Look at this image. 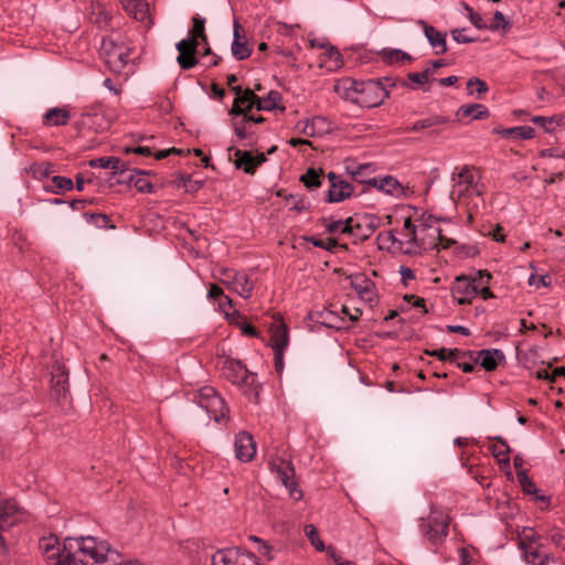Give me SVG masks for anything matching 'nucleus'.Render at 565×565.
<instances>
[{
  "label": "nucleus",
  "instance_id": "obj_1",
  "mask_svg": "<svg viewBox=\"0 0 565 565\" xmlns=\"http://www.w3.org/2000/svg\"><path fill=\"white\" fill-rule=\"evenodd\" d=\"M77 548L74 553L61 547L56 537H43L40 548L46 561L52 565H114L115 550L105 541H97L93 536L76 540Z\"/></svg>",
  "mask_w": 565,
  "mask_h": 565
},
{
  "label": "nucleus",
  "instance_id": "obj_2",
  "mask_svg": "<svg viewBox=\"0 0 565 565\" xmlns=\"http://www.w3.org/2000/svg\"><path fill=\"white\" fill-rule=\"evenodd\" d=\"M100 54L109 70L116 74H128L132 72L134 49L119 36L103 39Z\"/></svg>",
  "mask_w": 565,
  "mask_h": 565
},
{
  "label": "nucleus",
  "instance_id": "obj_3",
  "mask_svg": "<svg viewBox=\"0 0 565 565\" xmlns=\"http://www.w3.org/2000/svg\"><path fill=\"white\" fill-rule=\"evenodd\" d=\"M194 401L216 423H220L230 413L224 399L211 386H204L198 391Z\"/></svg>",
  "mask_w": 565,
  "mask_h": 565
},
{
  "label": "nucleus",
  "instance_id": "obj_4",
  "mask_svg": "<svg viewBox=\"0 0 565 565\" xmlns=\"http://www.w3.org/2000/svg\"><path fill=\"white\" fill-rule=\"evenodd\" d=\"M194 401L216 423H220L230 413L224 399L211 386H204L198 391Z\"/></svg>",
  "mask_w": 565,
  "mask_h": 565
},
{
  "label": "nucleus",
  "instance_id": "obj_5",
  "mask_svg": "<svg viewBox=\"0 0 565 565\" xmlns=\"http://www.w3.org/2000/svg\"><path fill=\"white\" fill-rule=\"evenodd\" d=\"M381 218L374 214L354 215L345 220L342 234L352 235L355 239L363 242L380 227Z\"/></svg>",
  "mask_w": 565,
  "mask_h": 565
},
{
  "label": "nucleus",
  "instance_id": "obj_6",
  "mask_svg": "<svg viewBox=\"0 0 565 565\" xmlns=\"http://www.w3.org/2000/svg\"><path fill=\"white\" fill-rule=\"evenodd\" d=\"M449 518L443 512L431 511L428 518L422 519L419 529L423 536L431 544L441 543L448 535Z\"/></svg>",
  "mask_w": 565,
  "mask_h": 565
},
{
  "label": "nucleus",
  "instance_id": "obj_7",
  "mask_svg": "<svg viewBox=\"0 0 565 565\" xmlns=\"http://www.w3.org/2000/svg\"><path fill=\"white\" fill-rule=\"evenodd\" d=\"M436 221L437 218L433 215H423L420 217L418 228L423 236L419 239V246L424 248H436L438 245H441L444 248H448L455 244L454 239L444 237L441 230L433 225Z\"/></svg>",
  "mask_w": 565,
  "mask_h": 565
},
{
  "label": "nucleus",
  "instance_id": "obj_8",
  "mask_svg": "<svg viewBox=\"0 0 565 565\" xmlns=\"http://www.w3.org/2000/svg\"><path fill=\"white\" fill-rule=\"evenodd\" d=\"M436 221L437 218L433 215H423L420 217L418 228L423 236L419 239V246L424 248H436L438 245H441L444 248H448L455 244L454 239L444 237L441 230L433 225Z\"/></svg>",
  "mask_w": 565,
  "mask_h": 565
},
{
  "label": "nucleus",
  "instance_id": "obj_9",
  "mask_svg": "<svg viewBox=\"0 0 565 565\" xmlns=\"http://www.w3.org/2000/svg\"><path fill=\"white\" fill-rule=\"evenodd\" d=\"M359 92L358 105L367 108L380 106L390 95L383 82L375 79L361 82Z\"/></svg>",
  "mask_w": 565,
  "mask_h": 565
},
{
  "label": "nucleus",
  "instance_id": "obj_10",
  "mask_svg": "<svg viewBox=\"0 0 565 565\" xmlns=\"http://www.w3.org/2000/svg\"><path fill=\"white\" fill-rule=\"evenodd\" d=\"M273 471H276L282 484L288 489L289 494L295 500L302 498V491L298 488L295 479V468L290 460L282 458H275L270 461Z\"/></svg>",
  "mask_w": 565,
  "mask_h": 565
},
{
  "label": "nucleus",
  "instance_id": "obj_11",
  "mask_svg": "<svg viewBox=\"0 0 565 565\" xmlns=\"http://www.w3.org/2000/svg\"><path fill=\"white\" fill-rule=\"evenodd\" d=\"M212 565H259L254 554L242 548L218 550L212 556Z\"/></svg>",
  "mask_w": 565,
  "mask_h": 565
},
{
  "label": "nucleus",
  "instance_id": "obj_12",
  "mask_svg": "<svg viewBox=\"0 0 565 565\" xmlns=\"http://www.w3.org/2000/svg\"><path fill=\"white\" fill-rule=\"evenodd\" d=\"M223 375L237 385H254L256 374L250 373L247 367L238 360L227 359L222 367Z\"/></svg>",
  "mask_w": 565,
  "mask_h": 565
},
{
  "label": "nucleus",
  "instance_id": "obj_13",
  "mask_svg": "<svg viewBox=\"0 0 565 565\" xmlns=\"http://www.w3.org/2000/svg\"><path fill=\"white\" fill-rule=\"evenodd\" d=\"M221 282L243 298H249L253 290V282L245 273H237L233 269H222Z\"/></svg>",
  "mask_w": 565,
  "mask_h": 565
},
{
  "label": "nucleus",
  "instance_id": "obj_14",
  "mask_svg": "<svg viewBox=\"0 0 565 565\" xmlns=\"http://www.w3.org/2000/svg\"><path fill=\"white\" fill-rule=\"evenodd\" d=\"M51 394L57 401L62 402L68 394V372L60 362L52 365Z\"/></svg>",
  "mask_w": 565,
  "mask_h": 565
},
{
  "label": "nucleus",
  "instance_id": "obj_15",
  "mask_svg": "<svg viewBox=\"0 0 565 565\" xmlns=\"http://www.w3.org/2000/svg\"><path fill=\"white\" fill-rule=\"evenodd\" d=\"M328 179L330 181V188L327 194L328 202H342L353 194V185L350 182L342 180L340 175H337L334 172H329Z\"/></svg>",
  "mask_w": 565,
  "mask_h": 565
},
{
  "label": "nucleus",
  "instance_id": "obj_16",
  "mask_svg": "<svg viewBox=\"0 0 565 565\" xmlns=\"http://www.w3.org/2000/svg\"><path fill=\"white\" fill-rule=\"evenodd\" d=\"M478 291L479 286L476 284V279H470L466 276L457 277L451 287V292L457 297L460 305L471 303Z\"/></svg>",
  "mask_w": 565,
  "mask_h": 565
},
{
  "label": "nucleus",
  "instance_id": "obj_17",
  "mask_svg": "<svg viewBox=\"0 0 565 565\" xmlns=\"http://www.w3.org/2000/svg\"><path fill=\"white\" fill-rule=\"evenodd\" d=\"M350 280L351 287L363 301L373 303L376 300L375 284L365 274L359 273L351 275Z\"/></svg>",
  "mask_w": 565,
  "mask_h": 565
},
{
  "label": "nucleus",
  "instance_id": "obj_18",
  "mask_svg": "<svg viewBox=\"0 0 565 565\" xmlns=\"http://www.w3.org/2000/svg\"><path fill=\"white\" fill-rule=\"evenodd\" d=\"M235 456L242 462H248L256 455V444L253 436L247 431H241L235 436Z\"/></svg>",
  "mask_w": 565,
  "mask_h": 565
},
{
  "label": "nucleus",
  "instance_id": "obj_19",
  "mask_svg": "<svg viewBox=\"0 0 565 565\" xmlns=\"http://www.w3.org/2000/svg\"><path fill=\"white\" fill-rule=\"evenodd\" d=\"M19 521V507L15 500H0V530H6Z\"/></svg>",
  "mask_w": 565,
  "mask_h": 565
},
{
  "label": "nucleus",
  "instance_id": "obj_20",
  "mask_svg": "<svg viewBox=\"0 0 565 565\" xmlns=\"http://www.w3.org/2000/svg\"><path fill=\"white\" fill-rule=\"evenodd\" d=\"M424 30V34L428 40L430 46L435 50L436 54H444L447 52L446 33L438 31L435 26L427 24L420 20L418 22Z\"/></svg>",
  "mask_w": 565,
  "mask_h": 565
},
{
  "label": "nucleus",
  "instance_id": "obj_21",
  "mask_svg": "<svg viewBox=\"0 0 565 565\" xmlns=\"http://www.w3.org/2000/svg\"><path fill=\"white\" fill-rule=\"evenodd\" d=\"M360 84L361 82H356L351 78H342L334 84L333 90L339 97L358 105Z\"/></svg>",
  "mask_w": 565,
  "mask_h": 565
},
{
  "label": "nucleus",
  "instance_id": "obj_22",
  "mask_svg": "<svg viewBox=\"0 0 565 565\" xmlns=\"http://www.w3.org/2000/svg\"><path fill=\"white\" fill-rule=\"evenodd\" d=\"M257 95L249 88L245 89L244 93L237 96L233 103L232 108L230 109V115L239 117L244 116L252 110L255 106V99Z\"/></svg>",
  "mask_w": 565,
  "mask_h": 565
},
{
  "label": "nucleus",
  "instance_id": "obj_23",
  "mask_svg": "<svg viewBox=\"0 0 565 565\" xmlns=\"http://www.w3.org/2000/svg\"><path fill=\"white\" fill-rule=\"evenodd\" d=\"M454 181L455 185L452 193L457 191L459 196L469 190H476L473 172L467 167L461 169V171L454 178Z\"/></svg>",
  "mask_w": 565,
  "mask_h": 565
},
{
  "label": "nucleus",
  "instance_id": "obj_24",
  "mask_svg": "<svg viewBox=\"0 0 565 565\" xmlns=\"http://www.w3.org/2000/svg\"><path fill=\"white\" fill-rule=\"evenodd\" d=\"M366 183L371 184L374 188H377L380 191H383L390 195L398 196L403 194L404 189L399 184V182L393 177H385L383 179H370Z\"/></svg>",
  "mask_w": 565,
  "mask_h": 565
},
{
  "label": "nucleus",
  "instance_id": "obj_25",
  "mask_svg": "<svg viewBox=\"0 0 565 565\" xmlns=\"http://www.w3.org/2000/svg\"><path fill=\"white\" fill-rule=\"evenodd\" d=\"M270 344L273 349H286L288 345V328L282 321L270 326Z\"/></svg>",
  "mask_w": 565,
  "mask_h": 565
},
{
  "label": "nucleus",
  "instance_id": "obj_26",
  "mask_svg": "<svg viewBox=\"0 0 565 565\" xmlns=\"http://www.w3.org/2000/svg\"><path fill=\"white\" fill-rule=\"evenodd\" d=\"M92 168H103L114 170L115 173L120 175L128 171L127 163L121 162L116 157H102L89 161Z\"/></svg>",
  "mask_w": 565,
  "mask_h": 565
},
{
  "label": "nucleus",
  "instance_id": "obj_27",
  "mask_svg": "<svg viewBox=\"0 0 565 565\" xmlns=\"http://www.w3.org/2000/svg\"><path fill=\"white\" fill-rule=\"evenodd\" d=\"M543 545L529 546L526 550H522L524 559L531 565H547L551 556L543 550Z\"/></svg>",
  "mask_w": 565,
  "mask_h": 565
},
{
  "label": "nucleus",
  "instance_id": "obj_28",
  "mask_svg": "<svg viewBox=\"0 0 565 565\" xmlns=\"http://www.w3.org/2000/svg\"><path fill=\"white\" fill-rule=\"evenodd\" d=\"M71 115L70 111L64 108H51L49 109L44 117L43 122L46 126H66L70 121Z\"/></svg>",
  "mask_w": 565,
  "mask_h": 565
},
{
  "label": "nucleus",
  "instance_id": "obj_29",
  "mask_svg": "<svg viewBox=\"0 0 565 565\" xmlns=\"http://www.w3.org/2000/svg\"><path fill=\"white\" fill-rule=\"evenodd\" d=\"M479 355L481 358L480 365L486 371H493L498 366V362L501 360H504V354L501 350L493 349V350H481L479 352Z\"/></svg>",
  "mask_w": 565,
  "mask_h": 565
},
{
  "label": "nucleus",
  "instance_id": "obj_30",
  "mask_svg": "<svg viewBox=\"0 0 565 565\" xmlns=\"http://www.w3.org/2000/svg\"><path fill=\"white\" fill-rule=\"evenodd\" d=\"M235 167L237 169H243V171L248 174H254L256 172L255 159L252 152L237 149L235 151Z\"/></svg>",
  "mask_w": 565,
  "mask_h": 565
},
{
  "label": "nucleus",
  "instance_id": "obj_31",
  "mask_svg": "<svg viewBox=\"0 0 565 565\" xmlns=\"http://www.w3.org/2000/svg\"><path fill=\"white\" fill-rule=\"evenodd\" d=\"M518 480L522 487V490L525 493L535 494V499L537 501H542L546 505H550V499L546 495L539 494V489L535 487L534 482L529 478L527 471H518Z\"/></svg>",
  "mask_w": 565,
  "mask_h": 565
},
{
  "label": "nucleus",
  "instance_id": "obj_32",
  "mask_svg": "<svg viewBox=\"0 0 565 565\" xmlns=\"http://www.w3.org/2000/svg\"><path fill=\"white\" fill-rule=\"evenodd\" d=\"M380 56L383 62L391 64V65L397 64V63H401L404 61H408V62L413 61L412 56L408 53L403 52L402 50H397V49H384L380 52Z\"/></svg>",
  "mask_w": 565,
  "mask_h": 565
},
{
  "label": "nucleus",
  "instance_id": "obj_33",
  "mask_svg": "<svg viewBox=\"0 0 565 565\" xmlns=\"http://www.w3.org/2000/svg\"><path fill=\"white\" fill-rule=\"evenodd\" d=\"M461 117H472L473 119H484L489 116V110L481 104H471L461 106L457 113Z\"/></svg>",
  "mask_w": 565,
  "mask_h": 565
},
{
  "label": "nucleus",
  "instance_id": "obj_34",
  "mask_svg": "<svg viewBox=\"0 0 565 565\" xmlns=\"http://www.w3.org/2000/svg\"><path fill=\"white\" fill-rule=\"evenodd\" d=\"M125 8L138 21H143L148 17L146 0H127Z\"/></svg>",
  "mask_w": 565,
  "mask_h": 565
},
{
  "label": "nucleus",
  "instance_id": "obj_35",
  "mask_svg": "<svg viewBox=\"0 0 565 565\" xmlns=\"http://www.w3.org/2000/svg\"><path fill=\"white\" fill-rule=\"evenodd\" d=\"M448 122V119L443 116H430L420 120H417L412 127L406 128L407 131H420L424 129H431L438 125Z\"/></svg>",
  "mask_w": 565,
  "mask_h": 565
},
{
  "label": "nucleus",
  "instance_id": "obj_36",
  "mask_svg": "<svg viewBox=\"0 0 565 565\" xmlns=\"http://www.w3.org/2000/svg\"><path fill=\"white\" fill-rule=\"evenodd\" d=\"M493 439L501 446L500 449L495 445L491 447L493 457L498 459L499 463L509 465L510 463L509 454H510L511 449H510L507 440L504 438H502L501 436H497Z\"/></svg>",
  "mask_w": 565,
  "mask_h": 565
},
{
  "label": "nucleus",
  "instance_id": "obj_37",
  "mask_svg": "<svg viewBox=\"0 0 565 565\" xmlns=\"http://www.w3.org/2000/svg\"><path fill=\"white\" fill-rule=\"evenodd\" d=\"M542 545L540 543V536L531 527H524L519 534V547L520 550H526L529 546Z\"/></svg>",
  "mask_w": 565,
  "mask_h": 565
},
{
  "label": "nucleus",
  "instance_id": "obj_38",
  "mask_svg": "<svg viewBox=\"0 0 565 565\" xmlns=\"http://www.w3.org/2000/svg\"><path fill=\"white\" fill-rule=\"evenodd\" d=\"M281 99V96L277 92H269L266 97H258L255 99V107L257 110H273L277 107L278 102Z\"/></svg>",
  "mask_w": 565,
  "mask_h": 565
},
{
  "label": "nucleus",
  "instance_id": "obj_39",
  "mask_svg": "<svg viewBox=\"0 0 565 565\" xmlns=\"http://www.w3.org/2000/svg\"><path fill=\"white\" fill-rule=\"evenodd\" d=\"M322 170H316L313 168H309L305 174L301 175L300 181L305 184V186L309 190L319 188L321 185V174Z\"/></svg>",
  "mask_w": 565,
  "mask_h": 565
},
{
  "label": "nucleus",
  "instance_id": "obj_40",
  "mask_svg": "<svg viewBox=\"0 0 565 565\" xmlns=\"http://www.w3.org/2000/svg\"><path fill=\"white\" fill-rule=\"evenodd\" d=\"M232 127L234 129L235 135L241 140L254 134V131L250 129V124L244 120V116H242L241 119L234 116L232 119Z\"/></svg>",
  "mask_w": 565,
  "mask_h": 565
},
{
  "label": "nucleus",
  "instance_id": "obj_41",
  "mask_svg": "<svg viewBox=\"0 0 565 565\" xmlns=\"http://www.w3.org/2000/svg\"><path fill=\"white\" fill-rule=\"evenodd\" d=\"M467 90L469 95L476 93V97L481 99L483 95L489 90L487 83L478 77H471L467 82Z\"/></svg>",
  "mask_w": 565,
  "mask_h": 565
},
{
  "label": "nucleus",
  "instance_id": "obj_42",
  "mask_svg": "<svg viewBox=\"0 0 565 565\" xmlns=\"http://www.w3.org/2000/svg\"><path fill=\"white\" fill-rule=\"evenodd\" d=\"M192 29L189 32V36H193L195 40H201L203 42L207 41V36L205 34V20L199 15L192 18Z\"/></svg>",
  "mask_w": 565,
  "mask_h": 565
},
{
  "label": "nucleus",
  "instance_id": "obj_43",
  "mask_svg": "<svg viewBox=\"0 0 565 565\" xmlns=\"http://www.w3.org/2000/svg\"><path fill=\"white\" fill-rule=\"evenodd\" d=\"M120 182L134 183L136 189L141 193H152L153 192V185L148 179L142 178V177L136 178V175L132 173L129 174L124 180H121Z\"/></svg>",
  "mask_w": 565,
  "mask_h": 565
},
{
  "label": "nucleus",
  "instance_id": "obj_44",
  "mask_svg": "<svg viewBox=\"0 0 565 565\" xmlns=\"http://www.w3.org/2000/svg\"><path fill=\"white\" fill-rule=\"evenodd\" d=\"M232 54L236 60L243 61L250 56L252 50L248 47L246 41L235 39L232 43Z\"/></svg>",
  "mask_w": 565,
  "mask_h": 565
},
{
  "label": "nucleus",
  "instance_id": "obj_45",
  "mask_svg": "<svg viewBox=\"0 0 565 565\" xmlns=\"http://www.w3.org/2000/svg\"><path fill=\"white\" fill-rule=\"evenodd\" d=\"M407 77L414 84V85H412L413 89L417 88L415 85L423 86V85L429 83L430 81H434L433 70H426V68L420 73H409L407 75ZM408 87H411V85Z\"/></svg>",
  "mask_w": 565,
  "mask_h": 565
},
{
  "label": "nucleus",
  "instance_id": "obj_46",
  "mask_svg": "<svg viewBox=\"0 0 565 565\" xmlns=\"http://www.w3.org/2000/svg\"><path fill=\"white\" fill-rule=\"evenodd\" d=\"M505 135H512L514 138L527 140L534 137L535 130L530 126H520L507 129Z\"/></svg>",
  "mask_w": 565,
  "mask_h": 565
},
{
  "label": "nucleus",
  "instance_id": "obj_47",
  "mask_svg": "<svg viewBox=\"0 0 565 565\" xmlns=\"http://www.w3.org/2000/svg\"><path fill=\"white\" fill-rule=\"evenodd\" d=\"M305 533L310 543L316 547L317 551L322 552L324 550L323 542L319 539L318 531L315 525L309 524L305 526Z\"/></svg>",
  "mask_w": 565,
  "mask_h": 565
},
{
  "label": "nucleus",
  "instance_id": "obj_48",
  "mask_svg": "<svg viewBox=\"0 0 565 565\" xmlns=\"http://www.w3.org/2000/svg\"><path fill=\"white\" fill-rule=\"evenodd\" d=\"M177 186H182L185 189L186 192H195L202 186V182L200 181H191V178L189 175L179 174L178 179L175 181Z\"/></svg>",
  "mask_w": 565,
  "mask_h": 565
},
{
  "label": "nucleus",
  "instance_id": "obj_49",
  "mask_svg": "<svg viewBox=\"0 0 565 565\" xmlns=\"http://www.w3.org/2000/svg\"><path fill=\"white\" fill-rule=\"evenodd\" d=\"M196 52L179 54L177 57L178 64L182 70H190L194 67L199 61L195 56Z\"/></svg>",
  "mask_w": 565,
  "mask_h": 565
},
{
  "label": "nucleus",
  "instance_id": "obj_50",
  "mask_svg": "<svg viewBox=\"0 0 565 565\" xmlns=\"http://www.w3.org/2000/svg\"><path fill=\"white\" fill-rule=\"evenodd\" d=\"M199 41L193 39V36H189L188 39H183L177 43V50L179 54L198 52Z\"/></svg>",
  "mask_w": 565,
  "mask_h": 565
},
{
  "label": "nucleus",
  "instance_id": "obj_51",
  "mask_svg": "<svg viewBox=\"0 0 565 565\" xmlns=\"http://www.w3.org/2000/svg\"><path fill=\"white\" fill-rule=\"evenodd\" d=\"M52 182L54 184L55 193H60L63 191H70L74 186L72 179L66 178V177H61V175L53 177Z\"/></svg>",
  "mask_w": 565,
  "mask_h": 565
},
{
  "label": "nucleus",
  "instance_id": "obj_52",
  "mask_svg": "<svg viewBox=\"0 0 565 565\" xmlns=\"http://www.w3.org/2000/svg\"><path fill=\"white\" fill-rule=\"evenodd\" d=\"M85 217L92 222L96 227L99 228H114V225H109V217L105 214H85Z\"/></svg>",
  "mask_w": 565,
  "mask_h": 565
},
{
  "label": "nucleus",
  "instance_id": "obj_53",
  "mask_svg": "<svg viewBox=\"0 0 565 565\" xmlns=\"http://www.w3.org/2000/svg\"><path fill=\"white\" fill-rule=\"evenodd\" d=\"M510 28L509 22L504 19V15L500 11H495L490 25L487 29L497 31L499 29L508 30Z\"/></svg>",
  "mask_w": 565,
  "mask_h": 565
},
{
  "label": "nucleus",
  "instance_id": "obj_54",
  "mask_svg": "<svg viewBox=\"0 0 565 565\" xmlns=\"http://www.w3.org/2000/svg\"><path fill=\"white\" fill-rule=\"evenodd\" d=\"M309 241L312 243L313 246L321 247L327 250H333L335 247L339 246L337 239L331 237L327 238V241L311 237Z\"/></svg>",
  "mask_w": 565,
  "mask_h": 565
},
{
  "label": "nucleus",
  "instance_id": "obj_55",
  "mask_svg": "<svg viewBox=\"0 0 565 565\" xmlns=\"http://www.w3.org/2000/svg\"><path fill=\"white\" fill-rule=\"evenodd\" d=\"M380 82H383V86L385 87V90L388 92V88L402 86V87H408L409 84L404 78H395V77H384L382 79H379Z\"/></svg>",
  "mask_w": 565,
  "mask_h": 565
},
{
  "label": "nucleus",
  "instance_id": "obj_56",
  "mask_svg": "<svg viewBox=\"0 0 565 565\" xmlns=\"http://www.w3.org/2000/svg\"><path fill=\"white\" fill-rule=\"evenodd\" d=\"M404 227L409 231L408 243H414V244L419 245L420 243H418V237H417L418 232H419L418 226L414 225L412 223V220L409 217H407L404 221Z\"/></svg>",
  "mask_w": 565,
  "mask_h": 565
},
{
  "label": "nucleus",
  "instance_id": "obj_57",
  "mask_svg": "<svg viewBox=\"0 0 565 565\" xmlns=\"http://www.w3.org/2000/svg\"><path fill=\"white\" fill-rule=\"evenodd\" d=\"M548 539L553 544L565 550V535L561 531L557 529H552L548 532Z\"/></svg>",
  "mask_w": 565,
  "mask_h": 565
},
{
  "label": "nucleus",
  "instance_id": "obj_58",
  "mask_svg": "<svg viewBox=\"0 0 565 565\" xmlns=\"http://www.w3.org/2000/svg\"><path fill=\"white\" fill-rule=\"evenodd\" d=\"M529 284L531 286L535 285L536 287H550L551 286V277L548 275L535 276L531 275L529 278Z\"/></svg>",
  "mask_w": 565,
  "mask_h": 565
},
{
  "label": "nucleus",
  "instance_id": "obj_59",
  "mask_svg": "<svg viewBox=\"0 0 565 565\" xmlns=\"http://www.w3.org/2000/svg\"><path fill=\"white\" fill-rule=\"evenodd\" d=\"M463 29H454L450 31V34H451V38L457 42V43H472L476 41L475 38H471V36H467L463 34Z\"/></svg>",
  "mask_w": 565,
  "mask_h": 565
},
{
  "label": "nucleus",
  "instance_id": "obj_60",
  "mask_svg": "<svg viewBox=\"0 0 565 565\" xmlns=\"http://www.w3.org/2000/svg\"><path fill=\"white\" fill-rule=\"evenodd\" d=\"M492 276L488 270H479L471 279H476V284L480 287L489 285Z\"/></svg>",
  "mask_w": 565,
  "mask_h": 565
},
{
  "label": "nucleus",
  "instance_id": "obj_61",
  "mask_svg": "<svg viewBox=\"0 0 565 565\" xmlns=\"http://www.w3.org/2000/svg\"><path fill=\"white\" fill-rule=\"evenodd\" d=\"M323 223L326 225V228H327V232L328 233H337V232H340L342 234V230H343V226L345 225V222H342V221H329V220H323Z\"/></svg>",
  "mask_w": 565,
  "mask_h": 565
},
{
  "label": "nucleus",
  "instance_id": "obj_62",
  "mask_svg": "<svg viewBox=\"0 0 565 565\" xmlns=\"http://www.w3.org/2000/svg\"><path fill=\"white\" fill-rule=\"evenodd\" d=\"M274 350V365L275 370L278 374H280L284 370V351L285 349H273Z\"/></svg>",
  "mask_w": 565,
  "mask_h": 565
},
{
  "label": "nucleus",
  "instance_id": "obj_63",
  "mask_svg": "<svg viewBox=\"0 0 565 565\" xmlns=\"http://www.w3.org/2000/svg\"><path fill=\"white\" fill-rule=\"evenodd\" d=\"M469 10V19L470 22L479 30L487 29L488 25L483 23L482 18L479 13L475 12L471 8L467 7Z\"/></svg>",
  "mask_w": 565,
  "mask_h": 565
},
{
  "label": "nucleus",
  "instance_id": "obj_64",
  "mask_svg": "<svg viewBox=\"0 0 565 565\" xmlns=\"http://www.w3.org/2000/svg\"><path fill=\"white\" fill-rule=\"evenodd\" d=\"M249 540L252 541H255L257 543L260 544V547L258 550V552L266 558L268 559H271L273 556H271V546H269L267 543L263 542L260 539H258L257 536H249Z\"/></svg>",
  "mask_w": 565,
  "mask_h": 565
}]
</instances>
